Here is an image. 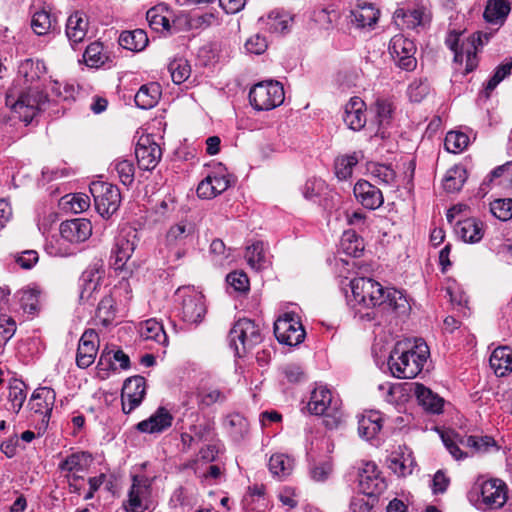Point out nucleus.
<instances>
[{"mask_svg": "<svg viewBox=\"0 0 512 512\" xmlns=\"http://www.w3.org/2000/svg\"><path fill=\"white\" fill-rule=\"evenodd\" d=\"M356 200L366 209L376 210L384 202L381 190L366 180H359L353 188Z\"/></svg>", "mask_w": 512, "mask_h": 512, "instance_id": "22", "label": "nucleus"}, {"mask_svg": "<svg viewBox=\"0 0 512 512\" xmlns=\"http://www.w3.org/2000/svg\"><path fill=\"white\" fill-rule=\"evenodd\" d=\"M307 407L311 414L324 417L323 423L328 429L336 428L342 420L338 399H334L325 386H318L311 392Z\"/></svg>", "mask_w": 512, "mask_h": 512, "instance_id": "4", "label": "nucleus"}, {"mask_svg": "<svg viewBox=\"0 0 512 512\" xmlns=\"http://www.w3.org/2000/svg\"><path fill=\"white\" fill-rule=\"evenodd\" d=\"M88 25L87 16L83 12L75 11L68 17L66 22V36L72 47L85 39L88 32Z\"/></svg>", "mask_w": 512, "mask_h": 512, "instance_id": "26", "label": "nucleus"}, {"mask_svg": "<svg viewBox=\"0 0 512 512\" xmlns=\"http://www.w3.org/2000/svg\"><path fill=\"white\" fill-rule=\"evenodd\" d=\"M8 399L13 412L18 413L26 399L25 384L22 381H14L10 385Z\"/></svg>", "mask_w": 512, "mask_h": 512, "instance_id": "61", "label": "nucleus"}, {"mask_svg": "<svg viewBox=\"0 0 512 512\" xmlns=\"http://www.w3.org/2000/svg\"><path fill=\"white\" fill-rule=\"evenodd\" d=\"M164 7L156 6L149 9L146 13L147 21L152 29L158 31L160 29L169 31L170 20L166 15H163Z\"/></svg>", "mask_w": 512, "mask_h": 512, "instance_id": "60", "label": "nucleus"}, {"mask_svg": "<svg viewBox=\"0 0 512 512\" xmlns=\"http://www.w3.org/2000/svg\"><path fill=\"white\" fill-rule=\"evenodd\" d=\"M389 50L400 68L411 71L416 67L417 60L414 56L416 46L412 40L396 35L391 39Z\"/></svg>", "mask_w": 512, "mask_h": 512, "instance_id": "14", "label": "nucleus"}, {"mask_svg": "<svg viewBox=\"0 0 512 512\" xmlns=\"http://www.w3.org/2000/svg\"><path fill=\"white\" fill-rule=\"evenodd\" d=\"M469 144V137L462 132L450 131L447 133L444 141L448 152L457 154L462 152Z\"/></svg>", "mask_w": 512, "mask_h": 512, "instance_id": "57", "label": "nucleus"}, {"mask_svg": "<svg viewBox=\"0 0 512 512\" xmlns=\"http://www.w3.org/2000/svg\"><path fill=\"white\" fill-rule=\"evenodd\" d=\"M415 466L411 453H393L388 459V467L398 476L410 475Z\"/></svg>", "mask_w": 512, "mask_h": 512, "instance_id": "44", "label": "nucleus"}, {"mask_svg": "<svg viewBox=\"0 0 512 512\" xmlns=\"http://www.w3.org/2000/svg\"><path fill=\"white\" fill-rule=\"evenodd\" d=\"M90 192L97 211L102 216H110L117 211L121 202L120 190L116 185L106 182H93Z\"/></svg>", "mask_w": 512, "mask_h": 512, "instance_id": "9", "label": "nucleus"}, {"mask_svg": "<svg viewBox=\"0 0 512 512\" xmlns=\"http://www.w3.org/2000/svg\"><path fill=\"white\" fill-rule=\"evenodd\" d=\"M455 232L464 242L477 243L484 236V224L476 218L459 220Z\"/></svg>", "mask_w": 512, "mask_h": 512, "instance_id": "28", "label": "nucleus"}, {"mask_svg": "<svg viewBox=\"0 0 512 512\" xmlns=\"http://www.w3.org/2000/svg\"><path fill=\"white\" fill-rule=\"evenodd\" d=\"M173 415L164 407H159L148 418L137 424V429L142 433H162L172 426Z\"/></svg>", "mask_w": 512, "mask_h": 512, "instance_id": "23", "label": "nucleus"}, {"mask_svg": "<svg viewBox=\"0 0 512 512\" xmlns=\"http://www.w3.org/2000/svg\"><path fill=\"white\" fill-rule=\"evenodd\" d=\"M481 497L487 509H499L507 501V486L499 479L485 481L481 485Z\"/></svg>", "mask_w": 512, "mask_h": 512, "instance_id": "20", "label": "nucleus"}, {"mask_svg": "<svg viewBox=\"0 0 512 512\" xmlns=\"http://www.w3.org/2000/svg\"><path fill=\"white\" fill-rule=\"evenodd\" d=\"M268 466L272 474L278 477H286L293 470L294 460L284 454H275L270 457Z\"/></svg>", "mask_w": 512, "mask_h": 512, "instance_id": "51", "label": "nucleus"}, {"mask_svg": "<svg viewBox=\"0 0 512 512\" xmlns=\"http://www.w3.org/2000/svg\"><path fill=\"white\" fill-rule=\"evenodd\" d=\"M393 103L384 98H378L374 105L375 110V122L378 125V129L375 132L376 137L385 139L389 137L388 128L391 126L393 113Z\"/></svg>", "mask_w": 512, "mask_h": 512, "instance_id": "24", "label": "nucleus"}, {"mask_svg": "<svg viewBox=\"0 0 512 512\" xmlns=\"http://www.w3.org/2000/svg\"><path fill=\"white\" fill-rule=\"evenodd\" d=\"M371 174L386 185L393 183L396 177L394 170L384 164H374L371 168Z\"/></svg>", "mask_w": 512, "mask_h": 512, "instance_id": "64", "label": "nucleus"}, {"mask_svg": "<svg viewBox=\"0 0 512 512\" xmlns=\"http://www.w3.org/2000/svg\"><path fill=\"white\" fill-rule=\"evenodd\" d=\"M490 211L501 221L512 219V198L495 199L490 203Z\"/></svg>", "mask_w": 512, "mask_h": 512, "instance_id": "62", "label": "nucleus"}, {"mask_svg": "<svg viewBox=\"0 0 512 512\" xmlns=\"http://www.w3.org/2000/svg\"><path fill=\"white\" fill-rule=\"evenodd\" d=\"M98 334L93 329L86 330L78 344L76 364L79 368H88L94 363L98 351Z\"/></svg>", "mask_w": 512, "mask_h": 512, "instance_id": "21", "label": "nucleus"}, {"mask_svg": "<svg viewBox=\"0 0 512 512\" xmlns=\"http://www.w3.org/2000/svg\"><path fill=\"white\" fill-rule=\"evenodd\" d=\"M408 96L412 102H421L429 93L427 80H414L408 87Z\"/></svg>", "mask_w": 512, "mask_h": 512, "instance_id": "63", "label": "nucleus"}, {"mask_svg": "<svg viewBox=\"0 0 512 512\" xmlns=\"http://www.w3.org/2000/svg\"><path fill=\"white\" fill-rule=\"evenodd\" d=\"M489 364L497 377H504L512 372V349L499 346L493 350Z\"/></svg>", "mask_w": 512, "mask_h": 512, "instance_id": "29", "label": "nucleus"}, {"mask_svg": "<svg viewBox=\"0 0 512 512\" xmlns=\"http://www.w3.org/2000/svg\"><path fill=\"white\" fill-rule=\"evenodd\" d=\"M168 70L171 74L172 81L175 84H182L191 74V67L185 59L173 60L170 62Z\"/></svg>", "mask_w": 512, "mask_h": 512, "instance_id": "58", "label": "nucleus"}, {"mask_svg": "<svg viewBox=\"0 0 512 512\" xmlns=\"http://www.w3.org/2000/svg\"><path fill=\"white\" fill-rule=\"evenodd\" d=\"M54 400L55 392L52 388L40 387L33 392L28 405L32 411L46 417L51 413Z\"/></svg>", "mask_w": 512, "mask_h": 512, "instance_id": "32", "label": "nucleus"}, {"mask_svg": "<svg viewBox=\"0 0 512 512\" xmlns=\"http://www.w3.org/2000/svg\"><path fill=\"white\" fill-rule=\"evenodd\" d=\"M350 288L352 296L348 298V303L353 308L370 310L362 316L367 320H375L378 312L404 314L410 308L406 296L401 291L385 288L372 278H354L350 281Z\"/></svg>", "mask_w": 512, "mask_h": 512, "instance_id": "1", "label": "nucleus"}, {"mask_svg": "<svg viewBox=\"0 0 512 512\" xmlns=\"http://www.w3.org/2000/svg\"><path fill=\"white\" fill-rule=\"evenodd\" d=\"M443 444L449 453L456 460H461L467 457L459 445L471 448L475 452H487L490 448L496 446L495 440L491 436H461L457 433L447 432L441 435Z\"/></svg>", "mask_w": 512, "mask_h": 512, "instance_id": "7", "label": "nucleus"}, {"mask_svg": "<svg viewBox=\"0 0 512 512\" xmlns=\"http://www.w3.org/2000/svg\"><path fill=\"white\" fill-rule=\"evenodd\" d=\"M112 358L119 362V365L122 369H127L130 366V359L127 354H125L122 350H116L113 352L107 351L104 349L99 357L98 367L99 369L107 370L109 368L115 369L112 363Z\"/></svg>", "mask_w": 512, "mask_h": 512, "instance_id": "52", "label": "nucleus"}, {"mask_svg": "<svg viewBox=\"0 0 512 512\" xmlns=\"http://www.w3.org/2000/svg\"><path fill=\"white\" fill-rule=\"evenodd\" d=\"M429 355V347L422 340H416L411 348L398 342L390 352L387 365L393 377L411 379L422 371Z\"/></svg>", "mask_w": 512, "mask_h": 512, "instance_id": "2", "label": "nucleus"}, {"mask_svg": "<svg viewBox=\"0 0 512 512\" xmlns=\"http://www.w3.org/2000/svg\"><path fill=\"white\" fill-rule=\"evenodd\" d=\"M350 22L356 28L372 27L379 18V11L372 4H358L350 11Z\"/></svg>", "mask_w": 512, "mask_h": 512, "instance_id": "30", "label": "nucleus"}, {"mask_svg": "<svg viewBox=\"0 0 512 512\" xmlns=\"http://www.w3.org/2000/svg\"><path fill=\"white\" fill-rule=\"evenodd\" d=\"M139 333L144 340H152L160 345H166L168 342L163 325L155 319H148L142 322Z\"/></svg>", "mask_w": 512, "mask_h": 512, "instance_id": "42", "label": "nucleus"}, {"mask_svg": "<svg viewBox=\"0 0 512 512\" xmlns=\"http://www.w3.org/2000/svg\"><path fill=\"white\" fill-rule=\"evenodd\" d=\"M199 409H205L213 404H222L226 401L227 395L217 388H203L196 394Z\"/></svg>", "mask_w": 512, "mask_h": 512, "instance_id": "49", "label": "nucleus"}, {"mask_svg": "<svg viewBox=\"0 0 512 512\" xmlns=\"http://www.w3.org/2000/svg\"><path fill=\"white\" fill-rule=\"evenodd\" d=\"M148 36L142 29L123 31L119 36V44L130 51H142L148 44Z\"/></svg>", "mask_w": 512, "mask_h": 512, "instance_id": "40", "label": "nucleus"}, {"mask_svg": "<svg viewBox=\"0 0 512 512\" xmlns=\"http://www.w3.org/2000/svg\"><path fill=\"white\" fill-rule=\"evenodd\" d=\"M137 231L131 227H124L120 229L119 233L114 239V244L111 250L112 265L116 270L122 269L127 261L133 255L135 248L138 245Z\"/></svg>", "mask_w": 512, "mask_h": 512, "instance_id": "11", "label": "nucleus"}, {"mask_svg": "<svg viewBox=\"0 0 512 512\" xmlns=\"http://www.w3.org/2000/svg\"><path fill=\"white\" fill-rule=\"evenodd\" d=\"M511 11L507 0H488L483 17L486 22L494 25H502Z\"/></svg>", "mask_w": 512, "mask_h": 512, "instance_id": "34", "label": "nucleus"}, {"mask_svg": "<svg viewBox=\"0 0 512 512\" xmlns=\"http://www.w3.org/2000/svg\"><path fill=\"white\" fill-rule=\"evenodd\" d=\"M195 226L193 223L182 220L172 225L166 234V243L170 247H176L186 243V240L194 234Z\"/></svg>", "mask_w": 512, "mask_h": 512, "instance_id": "36", "label": "nucleus"}, {"mask_svg": "<svg viewBox=\"0 0 512 512\" xmlns=\"http://www.w3.org/2000/svg\"><path fill=\"white\" fill-rule=\"evenodd\" d=\"M261 341L259 326L247 318L239 319L229 333V345L237 357H244Z\"/></svg>", "mask_w": 512, "mask_h": 512, "instance_id": "5", "label": "nucleus"}, {"mask_svg": "<svg viewBox=\"0 0 512 512\" xmlns=\"http://www.w3.org/2000/svg\"><path fill=\"white\" fill-rule=\"evenodd\" d=\"M56 18L45 9L34 13L31 20V27L37 35H46L54 27Z\"/></svg>", "mask_w": 512, "mask_h": 512, "instance_id": "48", "label": "nucleus"}, {"mask_svg": "<svg viewBox=\"0 0 512 512\" xmlns=\"http://www.w3.org/2000/svg\"><path fill=\"white\" fill-rule=\"evenodd\" d=\"M225 427L227 428L230 436L236 442L245 439L249 433L248 420L239 413H233L226 417Z\"/></svg>", "mask_w": 512, "mask_h": 512, "instance_id": "43", "label": "nucleus"}, {"mask_svg": "<svg viewBox=\"0 0 512 512\" xmlns=\"http://www.w3.org/2000/svg\"><path fill=\"white\" fill-rule=\"evenodd\" d=\"M382 423L383 418L379 411L365 412L358 420L359 435L366 440L373 439L380 432Z\"/></svg>", "mask_w": 512, "mask_h": 512, "instance_id": "31", "label": "nucleus"}, {"mask_svg": "<svg viewBox=\"0 0 512 512\" xmlns=\"http://www.w3.org/2000/svg\"><path fill=\"white\" fill-rule=\"evenodd\" d=\"M359 489L367 496L381 494L387 487L385 479L374 462H366L359 470Z\"/></svg>", "mask_w": 512, "mask_h": 512, "instance_id": "15", "label": "nucleus"}, {"mask_svg": "<svg viewBox=\"0 0 512 512\" xmlns=\"http://www.w3.org/2000/svg\"><path fill=\"white\" fill-rule=\"evenodd\" d=\"M46 74L43 61L26 59L18 67V75L23 78L25 84H34Z\"/></svg>", "mask_w": 512, "mask_h": 512, "instance_id": "39", "label": "nucleus"}, {"mask_svg": "<svg viewBox=\"0 0 512 512\" xmlns=\"http://www.w3.org/2000/svg\"><path fill=\"white\" fill-rule=\"evenodd\" d=\"M358 163V157L356 153L350 155H343L335 160V174L338 179L346 180L351 177L353 168Z\"/></svg>", "mask_w": 512, "mask_h": 512, "instance_id": "55", "label": "nucleus"}, {"mask_svg": "<svg viewBox=\"0 0 512 512\" xmlns=\"http://www.w3.org/2000/svg\"><path fill=\"white\" fill-rule=\"evenodd\" d=\"M62 204L73 213H81L89 208L90 199L83 193L70 194L62 198Z\"/></svg>", "mask_w": 512, "mask_h": 512, "instance_id": "59", "label": "nucleus"}, {"mask_svg": "<svg viewBox=\"0 0 512 512\" xmlns=\"http://www.w3.org/2000/svg\"><path fill=\"white\" fill-rule=\"evenodd\" d=\"M245 258L249 266L254 270H261L267 264L264 243L257 241L246 248Z\"/></svg>", "mask_w": 512, "mask_h": 512, "instance_id": "50", "label": "nucleus"}, {"mask_svg": "<svg viewBox=\"0 0 512 512\" xmlns=\"http://www.w3.org/2000/svg\"><path fill=\"white\" fill-rule=\"evenodd\" d=\"M91 461V455L86 452L74 453L63 460L59 467L63 471H84Z\"/></svg>", "mask_w": 512, "mask_h": 512, "instance_id": "54", "label": "nucleus"}, {"mask_svg": "<svg viewBox=\"0 0 512 512\" xmlns=\"http://www.w3.org/2000/svg\"><path fill=\"white\" fill-rule=\"evenodd\" d=\"M176 302L179 304V315L187 324H199L205 314L206 305L204 296L193 287L185 286L177 289L175 293Z\"/></svg>", "mask_w": 512, "mask_h": 512, "instance_id": "6", "label": "nucleus"}, {"mask_svg": "<svg viewBox=\"0 0 512 512\" xmlns=\"http://www.w3.org/2000/svg\"><path fill=\"white\" fill-rule=\"evenodd\" d=\"M274 334L277 340L288 346H296L303 342L305 330L294 313H285L274 323Z\"/></svg>", "mask_w": 512, "mask_h": 512, "instance_id": "10", "label": "nucleus"}, {"mask_svg": "<svg viewBox=\"0 0 512 512\" xmlns=\"http://www.w3.org/2000/svg\"><path fill=\"white\" fill-rule=\"evenodd\" d=\"M103 45L100 42L89 44L83 54L84 63L91 68H99L107 60L106 54L103 52Z\"/></svg>", "mask_w": 512, "mask_h": 512, "instance_id": "53", "label": "nucleus"}, {"mask_svg": "<svg viewBox=\"0 0 512 512\" xmlns=\"http://www.w3.org/2000/svg\"><path fill=\"white\" fill-rule=\"evenodd\" d=\"M8 305V293L0 288V355L3 353L7 342L16 332L15 321L5 312Z\"/></svg>", "mask_w": 512, "mask_h": 512, "instance_id": "25", "label": "nucleus"}, {"mask_svg": "<svg viewBox=\"0 0 512 512\" xmlns=\"http://www.w3.org/2000/svg\"><path fill=\"white\" fill-rule=\"evenodd\" d=\"M45 251L53 257H68L76 253L73 245L63 238V233L49 238L45 244Z\"/></svg>", "mask_w": 512, "mask_h": 512, "instance_id": "45", "label": "nucleus"}, {"mask_svg": "<svg viewBox=\"0 0 512 512\" xmlns=\"http://www.w3.org/2000/svg\"><path fill=\"white\" fill-rule=\"evenodd\" d=\"M414 394L419 404L427 411L438 414L442 411L444 400L423 384H414Z\"/></svg>", "mask_w": 512, "mask_h": 512, "instance_id": "33", "label": "nucleus"}, {"mask_svg": "<svg viewBox=\"0 0 512 512\" xmlns=\"http://www.w3.org/2000/svg\"><path fill=\"white\" fill-rule=\"evenodd\" d=\"M161 97V87L158 83L152 82L142 85L136 93L135 104L141 109H151Z\"/></svg>", "mask_w": 512, "mask_h": 512, "instance_id": "37", "label": "nucleus"}, {"mask_svg": "<svg viewBox=\"0 0 512 512\" xmlns=\"http://www.w3.org/2000/svg\"><path fill=\"white\" fill-rule=\"evenodd\" d=\"M152 479L145 475H134L132 485L128 492V501L125 505L127 512H143L147 507L144 505L151 494Z\"/></svg>", "mask_w": 512, "mask_h": 512, "instance_id": "16", "label": "nucleus"}, {"mask_svg": "<svg viewBox=\"0 0 512 512\" xmlns=\"http://www.w3.org/2000/svg\"><path fill=\"white\" fill-rule=\"evenodd\" d=\"M59 232L63 233V238L68 240L77 251V246L91 236L92 225L86 218H75L63 221L60 224Z\"/></svg>", "mask_w": 512, "mask_h": 512, "instance_id": "17", "label": "nucleus"}, {"mask_svg": "<svg viewBox=\"0 0 512 512\" xmlns=\"http://www.w3.org/2000/svg\"><path fill=\"white\" fill-rule=\"evenodd\" d=\"M135 156L140 169L152 170L159 163L162 151L156 142L146 136L140 138L135 149Z\"/></svg>", "mask_w": 512, "mask_h": 512, "instance_id": "19", "label": "nucleus"}, {"mask_svg": "<svg viewBox=\"0 0 512 512\" xmlns=\"http://www.w3.org/2000/svg\"><path fill=\"white\" fill-rule=\"evenodd\" d=\"M284 89L278 81H263L255 84L249 92V101L258 111H268L284 101Z\"/></svg>", "mask_w": 512, "mask_h": 512, "instance_id": "8", "label": "nucleus"}, {"mask_svg": "<svg viewBox=\"0 0 512 512\" xmlns=\"http://www.w3.org/2000/svg\"><path fill=\"white\" fill-rule=\"evenodd\" d=\"M430 12L424 6L413 9L398 8L394 12V22L401 29L424 28L430 22Z\"/></svg>", "mask_w": 512, "mask_h": 512, "instance_id": "18", "label": "nucleus"}, {"mask_svg": "<svg viewBox=\"0 0 512 512\" xmlns=\"http://www.w3.org/2000/svg\"><path fill=\"white\" fill-rule=\"evenodd\" d=\"M116 316L115 301L111 296L110 290L106 287L102 292L100 302L96 309V319L104 327L109 326Z\"/></svg>", "mask_w": 512, "mask_h": 512, "instance_id": "38", "label": "nucleus"}, {"mask_svg": "<svg viewBox=\"0 0 512 512\" xmlns=\"http://www.w3.org/2000/svg\"><path fill=\"white\" fill-rule=\"evenodd\" d=\"M47 104V96L38 87H30L17 98L12 92L6 94V105L26 124L31 123L38 113L45 110Z\"/></svg>", "mask_w": 512, "mask_h": 512, "instance_id": "3", "label": "nucleus"}, {"mask_svg": "<svg viewBox=\"0 0 512 512\" xmlns=\"http://www.w3.org/2000/svg\"><path fill=\"white\" fill-rule=\"evenodd\" d=\"M512 74V58L505 60L503 63L498 65L493 75L487 81L483 91H481L479 97L488 99L493 90L508 76Z\"/></svg>", "mask_w": 512, "mask_h": 512, "instance_id": "41", "label": "nucleus"}, {"mask_svg": "<svg viewBox=\"0 0 512 512\" xmlns=\"http://www.w3.org/2000/svg\"><path fill=\"white\" fill-rule=\"evenodd\" d=\"M493 36L492 32L478 31L467 38L460 53H456V61L460 64L465 63V72H472L478 65L477 52L489 42Z\"/></svg>", "mask_w": 512, "mask_h": 512, "instance_id": "12", "label": "nucleus"}, {"mask_svg": "<svg viewBox=\"0 0 512 512\" xmlns=\"http://www.w3.org/2000/svg\"><path fill=\"white\" fill-rule=\"evenodd\" d=\"M111 168L112 171L117 173V176L123 185L128 186L133 183L135 168L132 161L117 159L111 164Z\"/></svg>", "mask_w": 512, "mask_h": 512, "instance_id": "56", "label": "nucleus"}, {"mask_svg": "<svg viewBox=\"0 0 512 512\" xmlns=\"http://www.w3.org/2000/svg\"><path fill=\"white\" fill-rule=\"evenodd\" d=\"M265 26V29L273 34L286 33L293 22V18L284 11L274 10L271 11L265 18L260 19Z\"/></svg>", "mask_w": 512, "mask_h": 512, "instance_id": "35", "label": "nucleus"}, {"mask_svg": "<svg viewBox=\"0 0 512 512\" xmlns=\"http://www.w3.org/2000/svg\"><path fill=\"white\" fill-rule=\"evenodd\" d=\"M365 103L359 97H353L345 106L344 122L354 130L360 131L366 124Z\"/></svg>", "mask_w": 512, "mask_h": 512, "instance_id": "27", "label": "nucleus"}, {"mask_svg": "<svg viewBox=\"0 0 512 512\" xmlns=\"http://www.w3.org/2000/svg\"><path fill=\"white\" fill-rule=\"evenodd\" d=\"M466 179V169L463 166H454L447 171L443 180V187L449 193L457 192L462 188Z\"/></svg>", "mask_w": 512, "mask_h": 512, "instance_id": "47", "label": "nucleus"}, {"mask_svg": "<svg viewBox=\"0 0 512 512\" xmlns=\"http://www.w3.org/2000/svg\"><path fill=\"white\" fill-rule=\"evenodd\" d=\"M340 249L346 255L359 257L364 249L363 239L355 231H345L340 240Z\"/></svg>", "mask_w": 512, "mask_h": 512, "instance_id": "46", "label": "nucleus"}, {"mask_svg": "<svg viewBox=\"0 0 512 512\" xmlns=\"http://www.w3.org/2000/svg\"><path fill=\"white\" fill-rule=\"evenodd\" d=\"M146 394V380L136 375L125 380L121 391L122 411L129 414L143 401Z\"/></svg>", "mask_w": 512, "mask_h": 512, "instance_id": "13", "label": "nucleus"}]
</instances>
